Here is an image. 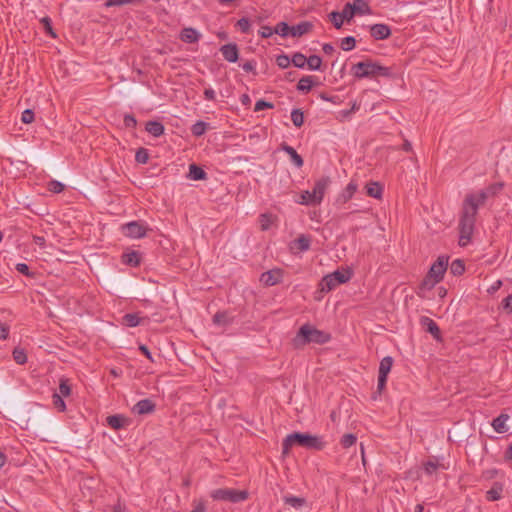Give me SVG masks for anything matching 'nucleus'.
I'll return each instance as SVG.
<instances>
[{
	"label": "nucleus",
	"mask_w": 512,
	"mask_h": 512,
	"mask_svg": "<svg viewBox=\"0 0 512 512\" xmlns=\"http://www.w3.org/2000/svg\"><path fill=\"white\" fill-rule=\"evenodd\" d=\"M502 187L503 185L501 183H494L477 193H469L465 196L459 223L460 246H466L471 240L479 207L482 206L489 197L496 195Z\"/></svg>",
	"instance_id": "1"
},
{
	"label": "nucleus",
	"mask_w": 512,
	"mask_h": 512,
	"mask_svg": "<svg viewBox=\"0 0 512 512\" xmlns=\"http://www.w3.org/2000/svg\"><path fill=\"white\" fill-rule=\"evenodd\" d=\"M296 444L306 449L320 451L325 448L326 441L324 440L323 436L294 432L288 434L284 438L282 442V454L287 456L290 452V449Z\"/></svg>",
	"instance_id": "2"
},
{
	"label": "nucleus",
	"mask_w": 512,
	"mask_h": 512,
	"mask_svg": "<svg viewBox=\"0 0 512 512\" xmlns=\"http://www.w3.org/2000/svg\"><path fill=\"white\" fill-rule=\"evenodd\" d=\"M352 72L353 75L358 79L376 77L389 78L392 76V70L390 67L383 66L372 60H365L354 64L352 67Z\"/></svg>",
	"instance_id": "3"
},
{
	"label": "nucleus",
	"mask_w": 512,
	"mask_h": 512,
	"mask_svg": "<svg viewBox=\"0 0 512 512\" xmlns=\"http://www.w3.org/2000/svg\"><path fill=\"white\" fill-rule=\"evenodd\" d=\"M330 340V335L322 330L316 329L309 324L300 327L293 342L296 347L306 345L308 343L325 344Z\"/></svg>",
	"instance_id": "4"
},
{
	"label": "nucleus",
	"mask_w": 512,
	"mask_h": 512,
	"mask_svg": "<svg viewBox=\"0 0 512 512\" xmlns=\"http://www.w3.org/2000/svg\"><path fill=\"white\" fill-rule=\"evenodd\" d=\"M210 497L216 501H224L230 503H239L248 498L246 490H236L232 488L215 489L210 493Z\"/></svg>",
	"instance_id": "5"
},
{
	"label": "nucleus",
	"mask_w": 512,
	"mask_h": 512,
	"mask_svg": "<svg viewBox=\"0 0 512 512\" xmlns=\"http://www.w3.org/2000/svg\"><path fill=\"white\" fill-rule=\"evenodd\" d=\"M122 233L132 239H140L146 236L148 227L145 223L140 221H131L124 224L122 227Z\"/></svg>",
	"instance_id": "6"
},
{
	"label": "nucleus",
	"mask_w": 512,
	"mask_h": 512,
	"mask_svg": "<svg viewBox=\"0 0 512 512\" xmlns=\"http://www.w3.org/2000/svg\"><path fill=\"white\" fill-rule=\"evenodd\" d=\"M447 267L448 258L445 256H440L430 267V270L428 271L427 274L430 276V278L438 279V282H440L443 279Z\"/></svg>",
	"instance_id": "7"
},
{
	"label": "nucleus",
	"mask_w": 512,
	"mask_h": 512,
	"mask_svg": "<svg viewBox=\"0 0 512 512\" xmlns=\"http://www.w3.org/2000/svg\"><path fill=\"white\" fill-rule=\"evenodd\" d=\"M283 273L280 269H272L262 273L260 281L267 286H273L281 282Z\"/></svg>",
	"instance_id": "8"
},
{
	"label": "nucleus",
	"mask_w": 512,
	"mask_h": 512,
	"mask_svg": "<svg viewBox=\"0 0 512 512\" xmlns=\"http://www.w3.org/2000/svg\"><path fill=\"white\" fill-rule=\"evenodd\" d=\"M331 181L329 177H321L315 182L312 193L314 194L315 200H318L319 203L322 202L325 192L329 187Z\"/></svg>",
	"instance_id": "9"
},
{
	"label": "nucleus",
	"mask_w": 512,
	"mask_h": 512,
	"mask_svg": "<svg viewBox=\"0 0 512 512\" xmlns=\"http://www.w3.org/2000/svg\"><path fill=\"white\" fill-rule=\"evenodd\" d=\"M220 52L223 58L230 63H235L239 59V50L235 43H228L221 46Z\"/></svg>",
	"instance_id": "10"
},
{
	"label": "nucleus",
	"mask_w": 512,
	"mask_h": 512,
	"mask_svg": "<svg viewBox=\"0 0 512 512\" xmlns=\"http://www.w3.org/2000/svg\"><path fill=\"white\" fill-rule=\"evenodd\" d=\"M155 410V404L150 399L138 401L132 408V412L138 415L151 414Z\"/></svg>",
	"instance_id": "11"
},
{
	"label": "nucleus",
	"mask_w": 512,
	"mask_h": 512,
	"mask_svg": "<svg viewBox=\"0 0 512 512\" xmlns=\"http://www.w3.org/2000/svg\"><path fill=\"white\" fill-rule=\"evenodd\" d=\"M370 34L375 40H384L390 37L391 29L386 24H374L370 26Z\"/></svg>",
	"instance_id": "12"
},
{
	"label": "nucleus",
	"mask_w": 512,
	"mask_h": 512,
	"mask_svg": "<svg viewBox=\"0 0 512 512\" xmlns=\"http://www.w3.org/2000/svg\"><path fill=\"white\" fill-rule=\"evenodd\" d=\"M509 419L510 416L508 414L501 413L498 417L493 419L491 425L497 433L503 434L508 431L507 421Z\"/></svg>",
	"instance_id": "13"
},
{
	"label": "nucleus",
	"mask_w": 512,
	"mask_h": 512,
	"mask_svg": "<svg viewBox=\"0 0 512 512\" xmlns=\"http://www.w3.org/2000/svg\"><path fill=\"white\" fill-rule=\"evenodd\" d=\"M438 283V279L430 278L427 274L419 285L418 296L425 297L426 292L432 290Z\"/></svg>",
	"instance_id": "14"
},
{
	"label": "nucleus",
	"mask_w": 512,
	"mask_h": 512,
	"mask_svg": "<svg viewBox=\"0 0 512 512\" xmlns=\"http://www.w3.org/2000/svg\"><path fill=\"white\" fill-rule=\"evenodd\" d=\"M200 37L201 34L194 28H184L180 34V39L185 43H196Z\"/></svg>",
	"instance_id": "15"
},
{
	"label": "nucleus",
	"mask_w": 512,
	"mask_h": 512,
	"mask_svg": "<svg viewBox=\"0 0 512 512\" xmlns=\"http://www.w3.org/2000/svg\"><path fill=\"white\" fill-rule=\"evenodd\" d=\"M350 6L355 15L371 14V8L365 0H354L352 3L350 2Z\"/></svg>",
	"instance_id": "16"
},
{
	"label": "nucleus",
	"mask_w": 512,
	"mask_h": 512,
	"mask_svg": "<svg viewBox=\"0 0 512 512\" xmlns=\"http://www.w3.org/2000/svg\"><path fill=\"white\" fill-rule=\"evenodd\" d=\"M281 149L290 156L292 163L297 168H301L303 166V158L296 152L293 147L284 143L282 144Z\"/></svg>",
	"instance_id": "17"
},
{
	"label": "nucleus",
	"mask_w": 512,
	"mask_h": 512,
	"mask_svg": "<svg viewBox=\"0 0 512 512\" xmlns=\"http://www.w3.org/2000/svg\"><path fill=\"white\" fill-rule=\"evenodd\" d=\"M107 424L114 430H119L128 424V420L123 415H111L107 417Z\"/></svg>",
	"instance_id": "18"
},
{
	"label": "nucleus",
	"mask_w": 512,
	"mask_h": 512,
	"mask_svg": "<svg viewBox=\"0 0 512 512\" xmlns=\"http://www.w3.org/2000/svg\"><path fill=\"white\" fill-rule=\"evenodd\" d=\"M421 323L434 338H440V329L434 320L429 317H423Z\"/></svg>",
	"instance_id": "19"
},
{
	"label": "nucleus",
	"mask_w": 512,
	"mask_h": 512,
	"mask_svg": "<svg viewBox=\"0 0 512 512\" xmlns=\"http://www.w3.org/2000/svg\"><path fill=\"white\" fill-rule=\"evenodd\" d=\"M145 129L150 135L154 137L163 135L165 130L163 124L159 121H148L146 123Z\"/></svg>",
	"instance_id": "20"
},
{
	"label": "nucleus",
	"mask_w": 512,
	"mask_h": 512,
	"mask_svg": "<svg viewBox=\"0 0 512 512\" xmlns=\"http://www.w3.org/2000/svg\"><path fill=\"white\" fill-rule=\"evenodd\" d=\"M141 257L137 251L126 252L122 255V262L126 265L137 267L140 264Z\"/></svg>",
	"instance_id": "21"
},
{
	"label": "nucleus",
	"mask_w": 512,
	"mask_h": 512,
	"mask_svg": "<svg viewBox=\"0 0 512 512\" xmlns=\"http://www.w3.org/2000/svg\"><path fill=\"white\" fill-rule=\"evenodd\" d=\"M335 276L332 274H328L324 276L320 282V289L322 292H329L339 286L338 282L335 280Z\"/></svg>",
	"instance_id": "22"
},
{
	"label": "nucleus",
	"mask_w": 512,
	"mask_h": 512,
	"mask_svg": "<svg viewBox=\"0 0 512 512\" xmlns=\"http://www.w3.org/2000/svg\"><path fill=\"white\" fill-rule=\"evenodd\" d=\"M366 193L372 198L381 199L383 195V187L378 182H369L366 185Z\"/></svg>",
	"instance_id": "23"
},
{
	"label": "nucleus",
	"mask_w": 512,
	"mask_h": 512,
	"mask_svg": "<svg viewBox=\"0 0 512 512\" xmlns=\"http://www.w3.org/2000/svg\"><path fill=\"white\" fill-rule=\"evenodd\" d=\"M312 28V24L310 22L304 21L295 26H291V36L292 37H300L310 31Z\"/></svg>",
	"instance_id": "24"
},
{
	"label": "nucleus",
	"mask_w": 512,
	"mask_h": 512,
	"mask_svg": "<svg viewBox=\"0 0 512 512\" xmlns=\"http://www.w3.org/2000/svg\"><path fill=\"white\" fill-rule=\"evenodd\" d=\"M285 504L300 510L302 509L306 504V499L303 497H297L293 495H288L283 498Z\"/></svg>",
	"instance_id": "25"
},
{
	"label": "nucleus",
	"mask_w": 512,
	"mask_h": 512,
	"mask_svg": "<svg viewBox=\"0 0 512 512\" xmlns=\"http://www.w3.org/2000/svg\"><path fill=\"white\" fill-rule=\"evenodd\" d=\"M188 177L191 180H205L207 178L206 172L196 164H191L189 166V174Z\"/></svg>",
	"instance_id": "26"
},
{
	"label": "nucleus",
	"mask_w": 512,
	"mask_h": 512,
	"mask_svg": "<svg viewBox=\"0 0 512 512\" xmlns=\"http://www.w3.org/2000/svg\"><path fill=\"white\" fill-rule=\"evenodd\" d=\"M313 86H314V77L313 76H304L298 81L297 89L300 92L308 93L312 89Z\"/></svg>",
	"instance_id": "27"
},
{
	"label": "nucleus",
	"mask_w": 512,
	"mask_h": 512,
	"mask_svg": "<svg viewBox=\"0 0 512 512\" xmlns=\"http://www.w3.org/2000/svg\"><path fill=\"white\" fill-rule=\"evenodd\" d=\"M392 366H393V358L390 356L384 357L380 361L378 375L388 377V374L390 373Z\"/></svg>",
	"instance_id": "28"
},
{
	"label": "nucleus",
	"mask_w": 512,
	"mask_h": 512,
	"mask_svg": "<svg viewBox=\"0 0 512 512\" xmlns=\"http://www.w3.org/2000/svg\"><path fill=\"white\" fill-rule=\"evenodd\" d=\"M213 323L220 327H226L232 323V318L226 312H218L213 317Z\"/></svg>",
	"instance_id": "29"
},
{
	"label": "nucleus",
	"mask_w": 512,
	"mask_h": 512,
	"mask_svg": "<svg viewBox=\"0 0 512 512\" xmlns=\"http://www.w3.org/2000/svg\"><path fill=\"white\" fill-rule=\"evenodd\" d=\"M297 203L302 204V205H319L320 204L318 200H315L314 194L312 193V191H308V190L303 191L300 194V198L297 201Z\"/></svg>",
	"instance_id": "30"
},
{
	"label": "nucleus",
	"mask_w": 512,
	"mask_h": 512,
	"mask_svg": "<svg viewBox=\"0 0 512 512\" xmlns=\"http://www.w3.org/2000/svg\"><path fill=\"white\" fill-rule=\"evenodd\" d=\"M57 395H61L62 397H68L71 394V385L69 380L66 378H61L59 383L58 392H55Z\"/></svg>",
	"instance_id": "31"
},
{
	"label": "nucleus",
	"mask_w": 512,
	"mask_h": 512,
	"mask_svg": "<svg viewBox=\"0 0 512 512\" xmlns=\"http://www.w3.org/2000/svg\"><path fill=\"white\" fill-rule=\"evenodd\" d=\"M294 244L301 252H305L310 248V239L306 235H300L295 241Z\"/></svg>",
	"instance_id": "32"
},
{
	"label": "nucleus",
	"mask_w": 512,
	"mask_h": 512,
	"mask_svg": "<svg viewBox=\"0 0 512 512\" xmlns=\"http://www.w3.org/2000/svg\"><path fill=\"white\" fill-rule=\"evenodd\" d=\"M208 128V124L204 121H197L191 127V132L194 136H202Z\"/></svg>",
	"instance_id": "33"
},
{
	"label": "nucleus",
	"mask_w": 512,
	"mask_h": 512,
	"mask_svg": "<svg viewBox=\"0 0 512 512\" xmlns=\"http://www.w3.org/2000/svg\"><path fill=\"white\" fill-rule=\"evenodd\" d=\"M123 321L129 327H136L141 323V319L136 313H128L124 315Z\"/></svg>",
	"instance_id": "34"
},
{
	"label": "nucleus",
	"mask_w": 512,
	"mask_h": 512,
	"mask_svg": "<svg viewBox=\"0 0 512 512\" xmlns=\"http://www.w3.org/2000/svg\"><path fill=\"white\" fill-rule=\"evenodd\" d=\"M292 64L297 68H304L307 62V58L302 53H294L291 58Z\"/></svg>",
	"instance_id": "35"
},
{
	"label": "nucleus",
	"mask_w": 512,
	"mask_h": 512,
	"mask_svg": "<svg viewBox=\"0 0 512 512\" xmlns=\"http://www.w3.org/2000/svg\"><path fill=\"white\" fill-rule=\"evenodd\" d=\"M450 271L455 276L463 274V272L465 271L463 261H461L460 259L454 260L450 265Z\"/></svg>",
	"instance_id": "36"
},
{
	"label": "nucleus",
	"mask_w": 512,
	"mask_h": 512,
	"mask_svg": "<svg viewBox=\"0 0 512 512\" xmlns=\"http://www.w3.org/2000/svg\"><path fill=\"white\" fill-rule=\"evenodd\" d=\"M291 121L296 127H301L304 123V115L300 109H293L291 112Z\"/></svg>",
	"instance_id": "37"
},
{
	"label": "nucleus",
	"mask_w": 512,
	"mask_h": 512,
	"mask_svg": "<svg viewBox=\"0 0 512 512\" xmlns=\"http://www.w3.org/2000/svg\"><path fill=\"white\" fill-rule=\"evenodd\" d=\"M275 33L282 37L291 36V26L286 22H280L275 27Z\"/></svg>",
	"instance_id": "38"
},
{
	"label": "nucleus",
	"mask_w": 512,
	"mask_h": 512,
	"mask_svg": "<svg viewBox=\"0 0 512 512\" xmlns=\"http://www.w3.org/2000/svg\"><path fill=\"white\" fill-rule=\"evenodd\" d=\"M13 359L17 364L23 365L27 362V355L23 349L15 348L13 350Z\"/></svg>",
	"instance_id": "39"
},
{
	"label": "nucleus",
	"mask_w": 512,
	"mask_h": 512,
	"mask_svg": "<svg viewBox=\"0 0 512 512\" xmlns=\"http://www.w3.org/2000/svg\"><path fill=\"white\" fill-rule=\"evenodd\" d=\"M140 0H107L104 4L105 7H119L128 4H138Z\"/></svg>",
	"instance_id": "40"
},
{
	"label": "nucleus",
	"mask_w": 512,
	"mask_h": 512,
	"mask_svg": "<svg viewBox=\"0 0 512 512\" xmlns=\"http://www.w3.org/2000/svg\"><path fill=\"white\" fill-rule=\"evenodd\" d=\"M322 64V60L317 55H311L307 58L306 65H308V68L310 70H319Z\"/></svg>",
	"instance_id": "41"
},
{
	"label": "nucleus",
	"mask_w": 512,
	"mask_h": 512,
	"mask_svg": "<svg viewBox=\"0 0 512 512\" xmlns=\"http://www.w3.org/2000/svg\"><path fill=\"white\" fill-rule=\"evenodd\" d=\"M356 45V40L353 36H347L341 40L340 47L344 51L352 50Z\"/></svg>",
	"instance_id": "42"
},
{
	"label": "nucleus",
	"mask_w": 512,
	"mask_h": 512,
	"mask_svg": "<svg viewBox=\"0 0 512 512\" xmlns=\"http://www.w3.org/2000/svg\"><path fill=\"white\" fill-rule=\"evenodd\" d=\"M439 468V462L436 459H430L424 463V471L428 475H432Z\"/></svg>",
	"instance_id": "43"
},
{
	"label": "nucleus",
	"mask_w": 512,
	"mask_h": 512,
	"mask_svg": "<svg viewBox=\"0 0 512 512\" xmlns=\"http://www.w3.org/2000/svg\"><path fill=\"white\" fill-rule=\"evenodd\" d=\"M52 402L55 409H57L59 412H64L66 410V404L61 395H57L56 393H54L52 395Z\"/></svg>",
	"instance_id": "44"
},
{
	"label": "nucleus",
	"mask_w": 512,
	"mask_h": 512,
	"mask_svg": "<svg viewBox=\"0 0 512 512\" xmlns=\"http://www.w3.org/2000/svg\"><path fill=\"white\" fill-rule=\"evenodd\" d=\"M339 14L342 16V19H344V21L350 22L353 19L355 14L350 6V2L344 5L342 11L339 12Z\"/></svg>",
	"instance_id": "45"
},
{
	"label": "nucleus",
	"mask_w": 512,
	"mask_h": 512,
	"mask_svg": "<svg viewBox=\"0 0 512 512\" xmlns=\"http://www.w3.org/2000/svg\"><path fill=\"white\" fill-rule=\"evenodd\" d=\"M329 19L331 20L336 29H340L344 23V19H342V16L339 14L338 11H332L329 14Z\"/></svg>",
	"instance_id": "46"
},
{
	"label": "nucleus",
	"mask_w": 512,
	"mask_h": 512,
	"mask_svg": "<svg viewBox=\"0 0 512 512\" xmlns=\"http://www.w3.org/2000/svg\"><path fill=\"white\" fill-rule=\"evenodd\" d=\"M502 488L501 487H493L486 493V498L489 501H496L501 498Z\"/></svg>",
	"instance_id": "47"
},
{
	"label": "nucleus",
	"mask_w": 512,
	"mask_h": 512,
	"mask_svg": "<svg viewBox=\"0 0 512 512\" xmlns=\"http://www.w3.org/2000/svg\"><path fill=\"white\" fill-rule=\"evenodd\" d=\"M149 155L148 151L145 148H140L137 150L135 154V160L136 162L140 164H146L148 162Z\"/></svg>",
	"instance_id": "48"
},
{
	"label": "nucleus",
	"mask_w": 512,
	"mask_h": 512,
	"mask_svg": "<svg viewBox=\"0 0 512 512\" xmlns=\"http://www.w3.org/2000/svg\"><path fill=\"white\" fill-rule=\"evenodd\" d=\"M356 440L354 434H345L342 436L340 443L344 448H349L356 443Z\"/></svg>",
	"instance_id": "49"
},
{
	"label": "nucleus",
	"mask_w": 512,
	"mask_h": 512,
	"mask_svg": "<svg viewBox=\"0 0 512 512\" xmlns=\"http://www.w3.org/2000/svg\"><path fill=\"white\" fill-rule=\"evenodd\" d=\"M331 274L336 277L335 280H336V282H338L339 285L346 283L347 281L350 280V277H351L349 272H341L339 270L334 271Z\"/></svg>",
	"instance_id": "50"
},
{
	"label": "nucleus",
	"mask_w": 512,
	"mask_h": 512,
	"mask_svg": "<svg viewBox=\"0 0 512 512\" xmlns=\"http://www.w3.org/2000/svg\"><path fill=\"white\" fill-rule=\"evenodd\" d=\"M48 190L53 193H61L64 190V184L57 180H52L48 183Z\"/></svg>",
	"instance_id": "51"
},
{
	"label": "nucleus",
	"mask_w": 512,
	"mask_h": 512,
	"mask_svg": "<svg viewBox=\"0 0 512 512\" xmlns=\"http://www.w3.org/2000/svg\"><path fill=\"white\" fill-rule=\"evenodd\" d=\"M276 63L280 68L285 69V68H288L292 62H291V58H289V56L280 55L277 57Z\"/></svg>",
	"instance_id": "52"
},
{
	"label": "nucleus",
	"mask_w": 512,
	"mask_h": 512,
	"mask_svg": "<svg viewBox=\"0 0 512 512\" xmlns=\"http://www.w3.org/2000/svg\"><path fill=\"white\" fill-rule=\"evenodd\" d=\"M21 121L25 124H30L34 121V112L30 109H26L22 112Z\"/></svg>",
	"instance_id": "53"
},
{
	"label": "nucleus",
	"mask_w": 512,
	"mask_h": 512,
	"mask_svg": "<svg viewBox=\"0 0 512 512\" xmlns=\"http://www.w3.org/2000/svg\"><path fill=\"white\" fill-rule=\"evenodd\" d=\"M237 27L241 30L243 33H248L250 30V21L247 18H241L237 21Z\"/></svg>",
	"instance_id": "54"
},
{
	"label": "nucleus",
	"mask_w": 512,
	"mask_h": 512,
	"mask_svg": "<svg viewBox=\"0 0 512 512\" xmlns=\"http://www.w3.org/2000/svg\"><path fill=\"white\" fill-rule=\"evenodd\" d=\"M271 108H273V104L272 103L266 102L264 100H258L255 103L254 111L255 112H259V111H262L264 109H271Z\"/></svg>",
	"instance_id": "55"
},
{
	"label": "nucleus",
	"mask_w": 512,
	"mask_h": 512,
	"mask_svg": "<svg viewBox=\"0 0 512 512\" xmlns=\"http://www.w3.org/2000/svg\"><path fill=\"white\" fill-rule=\"evenodd\" d=\"M275 33V29L270 26H262L259 30V34L262 38H269Z\"/></svg>",
	"instance_id": "56"
},
{
	"label": "nucleus",
	"mask_w": 512,
	"mask_h": 512,
	"mask_svg": "<svg viewBox=\"0 0 512 512\" xmlns=\"http://www.w3.org/2000/svg\"><path fill=\"white\" fill-rule=\"evenodd\" d=\"M124 125L127 128H135L137 125V121L133 115L127 114L124 116Z\"/></svg>",
	"instance_id": "57"
},
{
	"label": "nucleus",
	"mask_w": 512,
	"mask_h": 512,
	"mask_svg": "<svg viewBox=\"0 0 512 512\" xmlns=\"http://www.w3.org/2000/svg\"><path fill=\"white\" fill-rule=\"evenodd\" d=\"M502 307L507 313L512 312V294L503 299Z\"/></svg>",
	"instance_id": "58"
},
{
	"label": "nucleus",
	"mask_w": 512,
	"mask_h": 512,
	"mask_svg": "<svg viewBox=\"0 0 512 512\" xmlns=\"http://www.w3.org/2000/svg\"><path fill=\"white\" fill-rule=\"evenodd\" d=\"M9 331V326L0 322V340H6L9 336Z\"/></svg>",
	"instance_id": "59"
},
{
	"label": "nucleus",
	"mask_w": 512,
	"mask_h": 512,
	"mask_svg": "<svg viewBox=\"0 0 512 512\" xmlns=\"http://www.w3.org/2000/svg\"><path fill=\"white\" fill-rule=\"evenodd\" d=\"M41 22L44 24V27L46 29V32L49 33L52 37H56L55 33L53 32L52 26H51V20L48 17H44Z\"/></svg>",
	"instance_id": "60"
},
{
	"label": "nucleus",
	"mask_w": 512,
	"mask_h": 512,
	"mask_svg": "<svg viewBox=\"0 0 512 512\" xmlns=\"http://www.w3.org/2000/svg\"><path fill=\"white\" fill-rule=\"evenodd\" d=\"M16 270L26 276H31V273L29 271V267L25 263H18L16 264Z\"/></svg>",
	"instance_id": "61"
},
{
	"label": "nucleus",
	"mask_w": 512,
	"mask_h": 512,
	"mask_svg": "<svg viewBox=\"0 0 512 512\" xmlns=\"http://www.w3.org/2000/svg\"><path fill=\"white\" fill-rule=\"evenodd\" d=\"M386 382H387V377L378 375L377 390L379 393H381L384 390V388L386 386Z\"/></svg>",
	"instance_id": "62"
},
{
	"label": "nucleus",
	"mask_w": 512,
	"mask_h": 512,
	"mask_svg": "<svg viewBox=\"0 0 512 512\" xmlns=\"http://www.w3.org/2000/svg\"><path fill=\"white\" fill-rule=\"evenodd\" d=\"M204 97L206 100H209V101L215 100L216 93H215L214 89H212L211 87L206 88L204 90Z\"/></svg>",
	"instance_id": "63"
},
{
	"label": "nucleus",
	"mask_w": 512,
	"mask_h": 512,
	"mask_svg": "<svg viewBox=\"0 0 512 512\" xmlns=\"http://www.w3.org/2000/svg\"><path fill=\"white\" fill-rule=\"evenodd\" d=\"M256 63L254 61H247L242 65V69L245 72H253L255 70Z\"/></svg>",
	"instance_id": "64"
}]
</instances>
